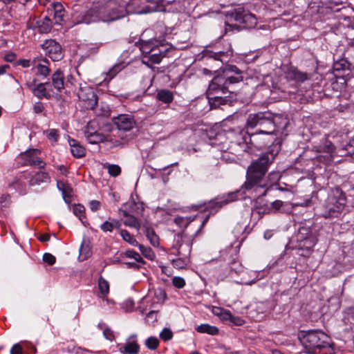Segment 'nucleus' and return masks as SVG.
I'll use <instances>...</instances> for the list:
<instances>
[{"label":"nucleus","instance_id":"nucleus-1","mask_svg":"<svg viewBox=\"0 0 354 354\" xmlns=\"http://www.w3.org/2000/svg\"><path fill=\"white\" fill-rule=\"evenodd\" d=\"M274 159V157L271 153H266L261 155L248 167L246 180L240 190L229 193L227 195L217 196L209 201L205 208L210 211H218L223 205L229 203L243 198V192H242L243 189L248 190L254 189L256 192L259 189H263L262 192H260L259 195L265 196L268 189L272 186V184L280 178V174L279 172L272 171L268 175V178L271 180L270 184H269L268 180L265 177L268 167Z\"/></svg>","mask_w":354,"mask_h":354},{"label":"nucleus","instance_id":"nucleus-2","mask_svg":"<svg viewBox=\"0 0 354 354\" xmlns=\"http://www.w3.org/2000/svg\"><path fill=\"white\" fill-rule=\"evenodd\" d=\"M243 80L242 71L236 66H225L223 73L215 76L209 84L207 95L211 107L218 108L221 105L228 104L230 102L229 98L221 94L233 93L232 86Z\"/></svg>","mask_w":354,"mask_h":354},{"label":"nucleus","instance_id":"nucleus-3","mask_svg":"<svg viewBox=\"0 0 354 354\" xmlns=\"http://www.w3.org/2000/svg\"><path fill=\"white\" fill-rule=\"evenodd\" d=\"M298 338L308 354H316L317 351L330 346V337L320 330H301Z\"/></svg>","mask_w":354,"mask_h":354},{"label":"nucleus","instance_id":"nucleus-4","mask_svg":"<svg viewBox=\"0 0 354 354\" xmlns=\"http://www.w3.org/2000/svg\"><path fill=\"white\" fill-rule=\"evenodd\" d=\"M245 127L247 129L258 128L257 133L273 135L276 133L274 115L270 111H261L248 115Z\"/></svg>","mask_w":354,"mask_h":354},{"label":"nucleus","instance_id":"nucleus-5","mask_svg":"<svg viewBox=\"0 0 354 354\" xmlns=\"http://www.w3.org/2000/svg\"><path fill=\"white\" fill-rule=\"evenodd\" d=\"M346 204L345 194L339 188L333 189L322 205V216L326 218L337 217Z\"/></svg>","mask_w":354,"mask_h":354},{"label":"nucleus","instance_id":"nucleus-6","mask_svg":"<svg viewBox=\"0 0 354 354\" xmlns=\"http://www.w3.org/2000/svg\"><path fill=\"white\" fill-rule=\"evenodd\" d=\"M140 49L142 55V62L147 66L160 63L169 52L167 46L158 44L157 41H143Z\"/></svg>","mask_w":354,"mask_h":354},{"label":"nucleus","instance_id":"nucleus-7","mask_svg":"<svg viewBox=\"0 0 354 354\" xmlns=\"http://www.w3.org/2000/svg\"><path fill=\"white\" fill-rule=\"evenodd\" d=\"M193 244L192 236L182 232L178 233L174 239V243L171 248V254L183 256L189 258Z\"/></svg>","mask_w":354,"mask_h":354},{"label":"nucleus","instance_id":"nucleus-8","mask_svg":"<svg viewBox=\"0 0 354 354\" xmlns=\"http://www.w3.org/2000/svg\"><path fill=\"white\" fill-rule=\"evenodd\" d=\"M226 16L229 21H234L243 24V27L247 28H251L257 24L255 16L242 7L227 12Z\"/></svg>","mask_w":354,"mask_h":354},{"label":"nucleus","instance_id":"nucleus-9","mask_svg":"<svg viewBox=\"0 0 354 354\" xmlns=\"http://www.w3.org/2000/svg\"><path fill=\"white\" fill-rule=\"evenodd\" d=\"M80 100L83 102L84 106L87 109H94L97 104V96L93 88L86 83L80 84L77 90L75 91Z\"/></svg>","mask_w":354,"mask_h":354},{"label":"nucleus","instance_id":"nucleus-10","mask_svg":"<svg viewBox=\"0 0 354 354\" xmlns=\"http://www.w3.org/2000/svg\"><path fill=\"white\" fill-rule=\"evenodd\" d=\"M102 16L118 15L113 21L124 17L127 15V9L122 0H109L106 4L100 6Z\"/></svg>","mask_w":354,"mask_h":354},{"label":"nucleus","instance_id":"nucleus-11","mask_svg":"<svg viewBox=\"0 0 354 354\" xmlns=\"http://www.w3.org/2000/svg\"><path fill=\"white\" fill-rule=\"evenodd\" d=\"M118 15L102 16L100 6H95L91 9L88 10L82 16L81 19L77 20V24L84 23L90 24L97 21H102L104 22L112 21L114 19L117 18Z\"/></svg>","mask_w":354,"mask_h":354},{"label":"nucleus","instance_id":"nucleus-12","mask_svg":"<svg viewBox=\"0 0 354 354\" xmlns=\"http://www.w3.org/2000/svg\"><path fill=\"white\" fill-rule=\"evenodd\" d=\"M41 151L37 149H30L19 155V158L23 161L24 166H37L44 168L46 163L40 158Z\"/></svg>","mask_w":354,"mask_h":354},{"label":"nucleus","instance_id":"nucleus-13","mask_svg":"<svg viewBox=\"0 0 354 354\" xmlns=\"http://www.w3.org/2000/svg\"><path fill=\"white\" fill-rule=\"evenodd\" d=\"M46 55L53 62L61 60L64 57L62 48L59 43L53 39H46L41 44Z\"/></svg>","mask_w":354,"mask_h":354},{"label":"nucleus","instance_id":"nucleus-14","mask_svg":"<svg viewBox=\"0 0 354 354\" xmlns=\"http://www.w3.org/2000/svg\"><path fill=\"white\" fill-rule=\"evenodd\" d=\"M35 75L43 79L47 78L50 74V62L45 57H34L32 62Z\"/></svg>","mask_w":354,"mask_h":354},{"label":"nucleus","instance_id":"nucleus-15","mask_svg":"<svg viewBox=\"0 0 354 354\" xmlns=\"http://www.w3.org/2000/svg\"><path fill=\"white\" fill-rule=\"evenodd\" d=\"M113 124L120 131H129L136 126V122L131 114H120L113 118Z\"/></svg>","mask_w":354,"mask_h":354},{"label":"nucleus","instance_id":"nucleus-16","mask_svg":"<svg viewBox=\"0 0 354 354\" xmlns=\"http://www.w3.org/2000/svg\"><path fill=\"white\" fill-rule=\"evenodd\" d=\"M118 351L122 354H138L140 352V345L138 343L137 335L132 334L129 335L124 344L118 345Z\"/></svg>","mask_w":354,"mask_h":354},{"label":"nucleus","instance_id":"nucleus-17","mask_svg":"<svg viewBox=\"0 0 354 354\" xmlns=\"http://www.w3.org/2000/svg\"><path fill=\"white\" fill-rule=\"evenodd\" d=\"M127 9V14H145L151 11L146 5L147 0H130L124 1Z\"/></svg>","mask_w":354,"mask_h":354},{"label":"nucleus","instance_id":"nucleus-18","mask_svg":"<svg viewBox=\"0 0 354 354\" xmlns=\"http://www.w3.org/2000/svg\"><path fill=\"white\" fill-rule=\"evenodd\" d=\"M312 74L304 73L295 67H290L286 72V77L289 81H294L297 83H303L311 78Z\"/></svg>","mask_w":354,"mask_h":354},{"label":"nucleus","instance_id":"nucleus-19","mask_svg":"<svg viewBox=\"0 0 354 354\" xmlns=\"http://www.w3.org/2000/svg\"><path fill=\"white\" fill-rule=\"evenodd\" d=\"M27 179L28 177L26 173H24L19 176H15L11 182L8 183V186L15 189L20 194L25 195L27 193V186L24 180Z\"/></svg>","mask_w":354,"mask_h":354},{"label":"nucleus","instance_id":"nucleus-20","mask_svg":"<svg viewBox=\"0 0 354 354\" xmlns=\"http://www.w3.org/2000/svg\"><path fill=\"white\" fill-rule=\"evenodd\" d=\"M28 177V184L30 186L39 185L41 183H48L50 181V176L45 171H37L35 173H26Z\"/></svg>","mask_w":354,"mask_h":354},{"label":"nucleus","instance_id":"nucleus-21","mask_svg":"<svg viewBox=\"0 0 354 354\" xmlns=\"http://www.w3.org/2000/svg\"><path fill=\"white\" fill-rule=\"evenodd\" d=\"M50 85H52L58 93H62L65 89L64 75L61 69H57L52 74Z\"/></svg>","mask_w":354,"mask_h":354},{"label":"nucleus","instance_id":"nucleus-22","mask_svg":"<svg viewBox=\"0 0 354 354\" xmlns=\"http://www.w3.org/2000/svg\"><path fill=\"white\" fill-rule=\"evenodd\" d=\"M315 244L316 239L312 234L308 235L304 239L301 236L299 243L300 250L302 251L306 250V253L302 252L301 253V255L304 256L309 254L312 252Z\"/></svg>","mask_w":354,"mask_h":354},{"label":"nucleus","instance_id":"nucleus-23","mask_svg":"<svg viewBox=\"0 0 354 354\" xmlns=\"http://www.w3.org/2000/svg\"><path fill=\"white\" fill-rule=\"evenodd\" d=\"M49 86H50V82L39 83L37 84L32 89L34 95L39 99H50L52 95L50 91H48L47 88V87Z\"/></svg>","mask_w":354,"mask_h":354},{"label":"nucleus","instance_id":"nucleus-24","mask_svg":"<svg viewBox=\"0 0 354 354\" xmlns=\"http://www.w3.org/2000/svg\"><path fill=\"white\" fill-rule=\"evenodd\" d=\"M91 124L88 123L84 134L86 140L91 144H97L105 140V136L98 131H91Z\"/></svg>","mask_w":354,"mask_h":354},{"label":"nucleus","instance_id":"nucleus-25","mask_svg":"<svg viewBox=\"0 0 354 354\" xmlns=\"http://www.w3.org/2000/svg\"><path fill=\"white\" fill-rule=\"evenodd\" d=\"M314 149L318 153L323 152L328 153L331 159L335 147L334 145L325 137L321 140V142L318 145L314 146Z\"/></svg>","mask_w":354,"mask_h":354},{"label":"nucleus","instance_id":"nucleus-26","mask_svg":"<svg viewBox=\"0 0 354 354\" xmlns=\"http://www.w3.org/2000/svg\"><path fill=\"white\" fill-rule=\"evenodd\" d=\"M204 57L206 58H212L215 60H220L221 62H227L230 54L228 51H212L206 50L204 51Z\"/></svg>","mask_w":354,"mask_h":354},{"label":"nucleus","instance_id":"nucleus-27","mask_svg":"<svg viewBox=\"0 0 354 354\" xmlns=\"http://www.w3.org/2000/svg\"><path fill=\"white\" fill-rule=\"evenodd\" d=\"M53 12L54 15L55 23L60 24L65 17L66 10L64 8L63 5L59 2H55L52 3Z\"/></svg>","mask_w":354,"mask_h":354},{"label":"nucleus","instance_id":"nucleus-28","mask_svg":"<svg viewBox=\"0 0 354 354\" xmlns=\"http://www.w3.org/2000/svg\"><path fill=\"white\" fill-rule=\"evenodd\" d=\"M69 145L71 146V153L74 157L80 158L85 156V148L80 145L77 140L74 139L69 140Z\"/></svg>","mask_w":354,"mask_h":354},{"label":"nucleus","instance_id":"nucleus-29","mask_svg":"<svg viewBox=\"0 0 354 354\" xmlns=\"http://www.w3.org/2000/svg\"><path fill=\"white\" fill-rule=\"evenodd\" d=\"M156 97L158 101L169 104L174 100V94L169 90L160 89L158 91Z\"/></svg>","mask_w":354,"mask_h":354},{"label":"nucleus","instance_id":"nucleus-30","mask_svg":"<svg viewBox=\"0 0 354 354\" xmlns=\"http://www.w3.org/2000/svg\"><path fill=\"white\" fill-rule=\"evenodd\" d=\"M122 225L120 221L116 218H109V221H104L101 225L100 229L104 232H111L113 229H120Z\"/></svg>","mask_w":354,"mask_h":354},{"label":"nucleus","instance_id":"nucleus-31","mask_svg":"<svg viewBox=\"0 0 354 354\" xmlns=\"http://www.w3.org/2000/svg\"><path fill=\"white\" fill-rule=\"evenodd\" d=\"M196 330L200 333H207L211 335H216L219 332L217 327L208 324H201L196 328Z\"/></svg>","mask_w":354,"mask_h":354},{"label":"nucleus","instance_id":"nucleus-32","mask_svg":"<svg viewBox=\"0 0 354 354\" xmlns=\"http://www.w3.org/2000/svg\"><path fill=\"white\" fill-rule=\"evenodd\" d=\"M97 286L100 297L104 298L106 297L109 292V283L104 277L100 276L97 281Z\"/></svg>","mask_w":354,"mask_h":354},{"label":"nucleus","instance_id":"nucleus-33","mask_svg":"<svg viewBox=\"0 0 354 354\" xmlns=\"http://www.w3.org/2000/svg\"><path fill=\"white\" fill-rule=\"evenodd\" d=\"M124 216L126 217V219L124 221V224L126 226L135 228L137 230H140L141 225L137 218L129 214L126 212L124 213Z\"/></svg>","mask_w":354,"mask_h":354},{"label":"nucleus","instance_id":"nucleus-34","mask_svg":"<svg viewBox=\"0 0 354 354\" xmlns=\"http://www.w3.org/2000/svg\"><path fill=\"white\" fill-rule=\"evenodd\" d=\"M38 30L40 33H47L52 28V21L48 17L37 22Z\"/></svg>","mask_w":354,"mask_h":354},{"label":"nucleus","instance_id":"nucleus-35","mask_svg":"<svg viewBox=\"0 0 354 354\" xmlns=\"http://www.w3.org/2000/svg\"><path fill=\"white\" fill-rule=\"evenodd\" d=\"M124 66L123 63H118L115 64L106 73V77L104 78V80H111L120 71H121L124 68Z\"/></svg>","mask_w":354,"mask_h":354},{"label":"nucleus","instance_id":"nucleus-36","mask_svg":"<svg viewBox=\"0 0 354 354\" xmlns=\"http://www.w3.org/2000/svg\"><path fill=\"white\" fill-rule=\"evenodd\" d=\"M189 263V258L178 256V258L171 260L172 266L177 269L185 268Z\"/></svg>","mask_w":354,"mask_h":354},{"label":"nucleus","instance_id":"nucleus-37","mask_svg":"<svg viewBox=\"0 0 354 354\" xmlns=\"http://www.w3.org/2000/svg\"><path fill=\"white\" fill-rule=\"evenodd\" d=\"M145 234L152 245L156 247L159 245V238L152 228L146 227Z\"/></svg>","mask_w":354,"mask_h":354},{"label":"nucleus","instance_id":"nucleus-38","mask_svg":"<svg viewBox=\"0 0 354 354\" xmlns=\"http://www.w3.org/2000/svg\"><path fill=\"white\" fill-rule=\"evenodd\" d=\"M122 239L129 243L131 245L136 246L138 245V242L127 230H121L120 232Z\"/></svg>","mask_w":354,"mask_h":354},{"label":"nucleus","instance_id":"nucleus-39","mask_svg":"<svg viewBox=\"0 0 354 354\" xmlns=\"http://www.w3.org/2000/svg\"><path fill=\"white\" fill-rule=\"evenodd\" d=\"M137 246L139 248L140 251L145 258L149 260H153L156 257L155 253L149 247H146L139 243Z\"/></svg>","mask_w":354,"mask_h":354},{"label":"nucleus","instance_id":"nucleus-40","mask_svg":"<svg viewBox=\"0 0 354 354\" xmlns=\"http://www.w3.org/2000/svg\"><path fill=\"white\" fill-rule=\"evenodd\" d=\"M57 187L62 192L64 196L69 195L72 191L69 185L62 180H57Z\"/></svg>","mask_w":354,"mask_h":354},{"label":"nucleus","instance_id":"nucleus-41","mask_svg":"<svg viewBox=\"0 0 354 354\" xmlns=\"http://www.w3.org/2000/svg\"><path fill=\"white\" fill-rule=\"evenodd\" d=\"M124 255L128 258L133 259L138 263H141L142 264L145 263L140 254L133 250H127L124 252Z\"/></svg>","mask_w":354,"mask_h":354},{"label":"nucleus","instance_id":"nucleus-42","mask_svg":"<svg viewBox=\"0 0 354 354\" xmlns=\"http://www.w3.org/2000/svg\"><path fill=\"white\" fill-rule=\"evenodd\" d=\"M104 325L99 324L98 327L103 330V335L106 339L113 341L115 339L114 332L108 326L103 327Z\"/></svg>","mask_w":354,"mask_h":354},{"label":"nucleus","instance_id":"nucleus-43","mask_svg":"<svg viewBox=\"0 0 354 354\" xmlns=\"http://www.w3.org/2000/svg\"><path fill=\"white\" fill-rule=\"evenodd\" d=\"M159 345V340L156 337H149L145 341V346L150 350H155Z\"/></svg>","mask_w":354,"mask_h":354},{"label":"nucleus","instance_id":"nucleus-44","mask_svg":"<svg viewBox=\"0 0 354 354\" xmlns=\"http://www.w3.org/2000/svg\"><path fill=\"white\" fill-rule=\"evenodd\" d=\"M348 68V64L344 59L340 60L339 62H336L333 64V69L336 71H344Z\"/></svg>","mask_w":354,"mask_h":354},{"label":"nucleus","instance_id":"nucleus-45","mask_svg":"<svg viewBox=\"0 0 354 354\" xmlns=\"http://www.w3.org/2000/svg\"><path fill=\"white\" fill-rule=\"evenodd\" d=\"M108 172L111 176L116 177L120 174L121 168L118 165H109Z\"/></svg>","mask_w":354,"mask_h":354},{"label":"nucleus","instance_id":"nucleus-46","mask_svg":"<svg viewBox=\"0 0 354 354\" xmlns=\"http://www.w3.org/2000/svg\"><path fill=\"white\" fill-rule=\"evenodd\" d=\"M46 135L49 140H53L54 142H57L59 137L58 130L55 129L48 130L46 132Z\"/></svg>","mask_w":354,"mask_h":354},{"label":"nucleus","instance_id":"nucleus-47","mask_svg":"<svg viewBox=\"0 0 354 354\" xmlns=\"http://www.w3.org/2000/svg\"><path fill=\"white\" fill-rule=\"evenodd\" d=\"M84 207L80 204L74 205L73 208L74 214L79 217L80 220H82V217H84Z\"/></svg>","mask_w":354,"mask_h":354},{"label":"nucleus","instance_id":"nucleus-48","mask_svg":"<svg viewBox=\"0 0 354 354\" xmlns=\"http://www.w3.org/2000/svg\"><path fill=\"white\" fill-rule=\"evenodd\" d=\"M155 297L158 302H163L167 299V294L162 288H158L155 290Z\"/></svg>","mask_w":354,"mask_h":354},{"label":"nucleus","instance_id":"nucleus-49","mask_svg":"<svg viewBox=\"0 0 354 354\" xmlns=\"http://www.w3.org/2000/svg\"><path fill=\"white\" fill-rule=\"evenodd\" d=\"M230 269L231 271L234 272L235 273H239L243 270L242 265L237 261L233 260L230 263Z\"/></svg>","mask_w":354,"mask_h":354},{"label":"nucleus","instance_id":"nucleus-50","mask_svg":"<svg viewBox=\"0 0 354 354\" xmlns=\"http://www.w3.org/2000/svg\"><path fill=\"white\" fill-rule=\"evenodd\" d=\"M160 337L164 341H168L172 338L173 333L169 328H165L160 333Z\"/></svg>","mask_w":354,"mask_h":354},{"label":"nucleus","instance_id":"nucleus-51","mask_svg":"<svg viewBox=\"0 0 354 354\" xmlns=\"http://www.w3.org/2000/svg\"><path fill=\"white\" fill-rule=\"evenodd\" d=\"M188 218L178 216L175 218L174 223L180 227H186L189 223Z\"/></svg>","mask_w":354,"mask_h":354},{"label":"nucleus","instance_id":"nucleus-52","mask_svg":"<svg viewBox=\"0 0 354 354\" xmlns=\"http://www.w3.org/2000/svg\"><path fill=\"white\" fill-rule=\"evenodd\" d=\"M172 284L177 288H183L185 286V281L183 277H174L172 279Z\"/></svg>","mask_w":354,"mask_h":354},{"label":"nucleus","instance_id":"nucleus-53","mask_svg":"<svg viewBox=\"0 0 354 354\" xmlns=\"http://www.w3.org/2000/svg\"><path fill=\"white\" fill-rule=\"evenodd\" d=\"M43 261L48 265L52 266L55 263L56 259L53 254L45 253L43 256Z\"/></svg>","mask_w":354,"mask_h":354},{"label":"nucleus","instance_id":"nucleus-54","mask_svg":"<svg viewBox=\"0 0 354 354\" xmlns=\"http://www.w3.org/2000/svg\"><path fill=\"white\" fill-rule=\"evenodd\" d=\"M223 315H224V318L225 319H230L232 322H234L237 325H241L242 324L243 321L241 319H239V318H237V321L235 322L234 319L236 318L232 315V314H231V313L230 311L225 310L224 313H223Z\"/></svg>","mask_w":354,"mask_h":354},{"label":"nucleus","instance_id":"nucleus-55","mask_svg":"<svg viewBox=\"0 0 354 354\" xmlns=\"http://www.w3.org/2000/svg\"><path fill=\"white\" fill-rule=\"evenodd\" d=\"M10 354H24L23 348L20 344H15L10 349Z\"/></svg>","mask_w":354,"mask_h":354},{"label":"nucleus","instance_id":"nucleus-56","mask_svg":"<svg viewBox=\"0 0 354 354\" xmlns=\"http://www.w3.org/2000/svg\"><path fill=\"white\" fill-rule=\"evenodd\" d=\"M32 60L31 61L30 59H21L17 62L16 64L21 66L23 68H28L32 65Z\"/></svg>","mask_w":354,"mask_h":354},{"label":"nucleus","instance_id":"nucleus-57","mask_svg":"<svg viewBox=\"0 0 354 354\" xmlns=\"http://www.w3.org/2000/svg\"><path fill=\"white\" fill-rule=\"evenodd\" d=\"M101 207V203L100 201L96 200H93L89 202V207L91 211L95 212L98 210Z\"/></svg>","mask_w":354,"mask_h":354},{"label":"nucleus","instance_id":"nucleus-58","mask_svg":"<svg viewBox=\"0 0 354 354\" xmlns=\"http://www.w3.org/2000/svg\"><path fill=\"white\" fill-rule=\"evenodd\" d=\"M44 104L41 102H35L33 104V111L37 114L41 113L44 111Z\"/></svg>","mask_w":354,"mask_h":354},{"label":"nucleus","instance_id":"nucleus-59","mask_svg":"<svg viewBox=\"0 0 354 354\" xmlns=\"http://www.w3.org/2000/svg\"><path fill=\"white\" fill-rule=\"evenodd\" d=\"M17 55L13 52H10L4 56V60L8 62H12L15 60Z\"/></svg>","mask_w":354,"mask_h":354},{"label":"nucleus","instance_id":"nucleus-60","mask_svg":"<svg viewBox=\"0 0 354 354\" xmlns=\"http://www.w3.org/2000/svg\"><path fill=\"white\" fill-rule=\"evenodd\" d=\"M283 205V202L280 200H276L271 203V206L275 210H279Z\"/></svg>","mask_w":354,"mask_h":354},{"label":"nucleus","instance_id":"nucleus-61","mask_svg":"<svg viewBox=\"0 0 354 354\" xmlns=\"http://www.w3.org/2000/svg\"><path fill=\"white\" fill-rule=\"evenodd\" d=\"M75 80L73 77L72 75H69L67 76V80L65 82V88L68 87L69 85L71 86H75Z\"/></svg>","mask_w":354,"mask_h":354},{"label":"nucleus","instance_id":"nucleus-62","mask_svg":"<svg viewBox=\"0 0 354 354\" xmlns=\"http://www.w3.org/2000/svg\"><path fill=\"white\" fill-rule=\"evenodd\" d=\"M127 268H132L133 270H138L140 268V266L134 262H126L124 263Z\"/></svg>","mask_w":354,"mask_h":354},{"label":"nucleus","instance_id":"nucleus-63","mask_svg":"<svg viewBox=\"0 0 354 354\" xmlns=\"http://www.w3.org/2000/svg\"><path fill=\"white\" fill-rule=\"evenodd\" d=\"M10 68V66L8 64H4L0 66V75L6 73V70Z\"/></svg>","mask_w":354,"mask_h":354},{"label":"nucleus","instance_id":"nucleus-64","mask_svg":"<svg viewBox=\"0 0 354 354\" xmlns=\"http://www.w3.org/2000/svg\"><path fill=\"white\" fill-rule=\"evenodd\" d=\"M39 240L42 242H46V241H48L50 240V235L48 234H42L40 238H39Z\"/></svg>","mask_w":354,"mask_h":354}]
</instances>
